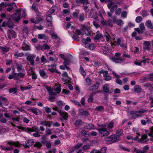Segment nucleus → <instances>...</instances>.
Returning <instances> with one entry per match:
<instances>
[{"label": "nucleus", "instance_id": "27", "mask_svg": "<svg viewBox=\"0 0 153 153\" xmlns=\"http://www.w3.org/2000/svg\"><path fill=\"white\" fill-rule=\"evenodd\" d=\"M85 128L91 130L94 128V126L92 123H86Z\"/></svg>", "mask_w": 153, "mask_h": 153}, {"label": "nucleus", "instance_id": "2", "mask_svg": "<svg viewBox=\"0 0 153 153\" xmlns=\"http://www.w3.org/2000/svg\"><path fill=\"white\" fill-rule=\"evenodd\" d=\"M98 126L100 128L97 129L99 131V135L100 136L106 137L110 134L109 131L108 130V129L106 128V124L103 123L101 124H98Z\"/></svg>", "mask_w": 153, "mask_h": 153}, {"label": "nucleus", "instance_id": "3", "mask_svg": "<svg viewBox=\"0 0 153 153\" xmlns=\"http://www.w3.org/2000/svg\"><path fill=\"white\" fill-rule=\"evenodd\" d=\"M7 143L10 145V146L5 147L2 146H1V148L2 150L7 151H10L13 149V146L18 147L20 146L19 143L18 141L15 142L13 141H8L7 142Z\"/></svg>", "mask_w": 153, "mask_h": 153}, {"label": "nucleus", "instance_id": "29", "mask_svg": "<svg viewBox=\"0 0 153 153\" xmlns=\"http://www.w3.org/2000/svg\"><path fill=\"white\" fill-rule=\"evenodd\" d=\"M102 36V33H100L99 31H97V34L95 36V40H98Z\"/></svg>", "mask_w": 153, "mask_h": 153}, {"label": "nucleus", "instance_id": "49", "mask_svg": "<svg viewBox=\"0 0 153 153\" xmlns=\"http://www.w3.org/2000/svg\"><path fill=\"white\" fill-rule=\"evenodd\" d=\"M142 21V19L141 17L140 16H138L136 17L135 21L137 23H140Z\"/></svg>", "mask_w": 153, "mask_h": 153}, {"label": "nucleus", "instance_id": "1", "mask_svg": "<svg viewBox=\"0 0 153 153\" xmlns=\"http://www.w3.org/2000/svg\"><path fill=\"white\" fill-rule=\"evenodd\" d=\"M119 4V3L117 2V1L114 2L113 1H110L107 4L108 7L109 8H110L111 7L110 10L111 12H114L115 10L116 9L115 13L117 15H120L122 11V10L121 9H117V4Z\"/></svg>", "mask_w": 153, "mask_h": 153}, {"label": "nucleus", "instance_id": "25", "mask_svg": "<svg viewBox=\"0 0 153 153\" xmlns=\"http://www.w3.org/2000/svg\"><path fill=\"white\" fill-rule=\"evenodd\" d=\"M99 87V83H96L95 85L91 86L89 87V90H97Z\"/></svg>", "mask_w": 153, "mask_h": 153}, {"label": "nucleus", "instance_id": "59", "mask_svg": "<svg viewBox=\"0 0 153 153\" xmlns=\"http://www.w3.org/2000/svg\"><path fill=\"white\" fill-rule=\"evenodd\" d=\"M30 111L32 112L34 114L36 115H38L39 114V113L37 110L35 109L31 108L30 109Z\"/></svg>", "mask_w": 153, "mask_h": 153}, {"label": "nucleus", "instance_id": "63", "mask_svg": "<svg viewBox=\"0 0 153 153\" xmlns=\"http://www.w3.org/2000/svg\"><path fill=\"white\" fill-rule=\"evenodd\" d=\"M83 145L82 143H78L75 146V149H78L79 148Z\"/></svg>", "mask_w": 153, "mask_h": 153}, {"label": "nucleus", "instance_id": "9", "mask_svg": "<svg viewBox=\"0 0 153 153\" xmlns=\"http://www.w3.org/2000/svg\"><path fill=\"white\" fill-rule=\"evenodd\" d=\"M142 90L141 87L139 85H136L134 88V90L135 92L138 93L142 92L144 96L145 95V92L143 91H142Z\"/></svg>", "mask_w": 153, "mask_h": 153}, {"label": "nucleus", "instance_id": "36", "mask_svg": "<svg viewBox=\"0 0 153 153\" xmlns=\"http://www.w3.org/2000/svg\"><path fill=\"white\" fill-rule=\"evenodd\" d=\"M114 122L111 121L107 125H106V126H107L108 129H109L113 128L114 127Z\"/></svg>", "mask_w": 153, "mask_h": 153}, {"label": "nucleus", "instance_id": "32", "mask_svg": "<svg viewBox=\"0 0 153 153\" xmlns=\"http://www.w3.org/2000/svg\"><path fill=\"white\" fill-rule=\"evenodd\" d=\"M0 49L2 51L3 53L8 52L9 51V49L8 48L5 47H3L0 46Z\"/></svg>", "mask_w": 153, "mask_h": 153}, {"label": "nucleus", "instance_id": "35", "mask_svg": "<svg viewBox=\"0 0 153 153\" xmlns=\"http://www.w3.org/2000/svg\"><path fill=\"white\" fill-rule=\"evenodd\" d=\"M114 137V134L112 135L109 137H106L105 139V140L106 141L110 142L112 141L113 142V137Z\"/></svg>", "mask_w": 153, "mask_h": 153}, {"label": "nucleus", "instance_id": "33", "mask_svg": "<svg viewBox=\"0 0 153 153\" xmlns=\"http://www.w3.org/2000/svg\"><path fill=\"white\" fill-rule=\"evenodd\" d=\"M113 139V143H115L118 141L120 139V137L119 136L114 134V137Z\"/></svg>", "mask_w": 153, "mask_h": 153}, {"label": "nucleus", "instance_id": "17", "mask_svg": "<svg viewBox=\"0 0 153 153\" xmlns=\"http://www.w3.org/2000/svg\"><path fill=\"white\" fill-rule=\"evenodd\" d=\"M147 111L146 110H145V109L142 108L140 109L138 111H136L137 113L135 114L138 117H141L143 115V113H144Z\"/></svg>", "mask_w": 153, "mask_h": 153}, {"label": "nucleus", "instance_id": "64", "mask_svg": "<svg viewBox=\"0 0 153 153\" xmlns=\"http://www.w3.org/2000/svg\"><path fill=\"white\" fill-rule=\"evenodd\" d=\"M105 37L107 41H108L111 38L110 35L107 33H106L105 34Z\"/></svg>", "mask_w": 153, "mask_h": 153}, {"label": "nucleus", "instance_id": "53", "mask_svg": "<svg viewBox=\"0 0 153 153\" xmlns=\"http://www.w3.org/2000/svg\"><path fill=\"white\" fill-rule=\"evenodd\" d=\"M51 35L52 38L53 39H59V38L58 37L57 35L54 33H51Z\"/></svg>", "mask_w": 153, "mask_h": 153}, {"label": "nucleus", "instance_id": "26", "mask_svg": "<svg viewBox=\"0 0 153 153\" xmlns=\"http://www.w3.org/2000/svg\"><path fill=\"white\" fill-rule=\"evenodd\" d=\"M39 74L41 77L44 78L47 77L46 73L43 70H40L39 71Z\"/></svg>", "mask_w": 153, "mask_h": 153}, {"label": "nucleus", "instance_id": "51", "mask_svg": "<svg viewBox=\"0 0 153 153\" xmlns=\"http://www.w3.org/2000/svg\"><path fill=\"white\" fill-rule=\"evenodd\" d=\"M149 149V147L148 145H146L144 146L143 148V150L142 152V153H144L146 152V151Z\"/></svg>", "mask_w": 153, "mask_h": 153}, {"label": "nucleus", "instance_id": "21", "mask_svg": "<svg viewBox=\"0 0 153 153\" xmlns=\"http://www.w3.org/2000/svg\"><path fill=\"white\" fill-rule=\"evenodd\" d=\"M22 48L23 51H27L30 50L29 46L25 43H23L22 44Z\"/></svg>", "mask_w": 153, "mask_h": 153}, {"label": "nucleus", "instance_id": "55", "mask_svg": "<svg viewBox=\"0 0 153 153\" xmlns=\"http://www.w3.org/2000/svg\"><path fill=\"white\" fill-rule=\"evenodd\" d=\"M90 153H102L100 150H97L96 149H93Z\"/></svg>", "mask_w": 153, "mask_h": 153}, {"label": "nucleus", "instance_id": "47", "mask_svg": "<svg viewBox=\"0 0 153 153\" xmlns=\"http://www.w3.org/2000/svg\"><path fill=\"white\" fill-rule=\"evenodd\" d=\"M79 21H83L84 19V14L83 13H80L79 17Z\"/></svg>", "mask_w": 153, "mask_h": 153}, {"label": "nucleus", "instance_id": "23", "mask_svg": "<svg viewBox=\"0 0 153 153\" xmlns=\"http://www.w3.org/2000/svg\"><path fill=\"white\" fill-rule=\"evenodd\" d=\"M56 7H52L47 12V15L50 16L56 10Z\"/></svg>", "mask_w": 153, "mask_h": 153}, {"label": "nucleus", "instance_id": "43", "mask_svg": "<svg viewBox=\"0 0 153 153\" xmlns=\"http://www.w3.org/2000/svg\"><path fill=\"white\" fill-rule=\"evenodd\" d=\"M39 1H36V2L34 3L33 4L31 7V9L33 10H36V6L37 5V4L39 2Z\"/></svg>", "mask_w": 153, "mask_h": 153}, {"label": "nucleus", "instance_id": "61", "mask_svg": "<svg viewBox=\"0 0 153 153\" xmlns=\"http://www.w3.org/2000/svg\"><path fill=\"white\" fill-rule=\"evenodd\" d=\"M93 25L97 28L99 27L100 25L99 24L98 22H97L94 21L93 22Z\"/></svg>", "mask_w": 153, "mask_h": 153}, {"label": "nucleus", "instance_id": "10", "mask_svg": "<svg viewBox=\"0 0 153 153\" xmlns=\"http://www.w3.org/2000/svg\"><path fill=\"white\" fill-rule=\"evenodd\" d=\"M149 140V139L147 138L146 135L144 134L141 136V138L138 140V142L141 143H145Z\"/></svg>", "mask_w": 153, "mask_h": 153}, {"label": "nucleus", "instance_id": "22", "mask_svg": "<svg viewBox=\"0 0 153 153\" xmlns=\"http://www.w3.org/2000/svg\"><path fill=\"white\" fill-rule=\"evenodd\" d=\"M84 123L83 122L82 120L80 119H78L76 120L74 124L76 127H78L80 126L81 124L82 123Z\"/></svg>", "mask_w": 153, "mask_h": 153}, {"label": "nucleus", "instance_id": "48", "mask_svg": "<svg viewBox=\"0 0 153 153\" xmlns=\"http://www.w3.org/2000/svg\"><path fill=\"white\" fill-rule=\"evenodd\" d=\"M16 68L18 71L22 70V65L21 64H18L16 65Z\"/></svg>", "mask_w": 153, "mask_h": 153}, {"label": "nucleus", "instance_id": "12", "mask_svg": "<svg viewBox=\"0 0 153 153\" xmlns=\"http://www.w3.org/2000/svg\"><path fill=\"white\" fill-rule=\"evenodd\" d=\"M102 89L103 91L107 94H110L112 92L109 90L108 84H105L102 86Z\"/></svg>", "mask_w": 153, "mask_h": 153}, {"label": "nucleus", "instance_id": "34", "mask_svg": "<svg viewBox=\"0 0 153 153\" xmlns=\"http://www.w3.org/2000/svg\"><path fill=\"white\" fill-rule=\"evenodd\" d=\"M79 71L80 73L81 74H82V76H85L86 75V73L84 71L83 67L80 66L79 69Z\"/></svg>", "mask_w": 153, "mask_h": 153}, {"label": "nucleus", "instance_id": "24", "mask_svg": "<svg viewBox=\"0 0 153 153\" xmlns=\"http://www.w3.org/2000/svg\"><path fill=\"white\" fill-rule=\"evenodd\" d=\"M38 37L40 39H43L45 40H46L48 38V36L44 34H39L38 35Z\"/></svg>", "mask_w": 153, "mask_h": 153}, {"label": "nucleus", "instance_id": "40", "mask_svg": "<svg viewBox=\"0 0 153 153\" xmlns=\"http://www.w3.org/2000/svg\"><path fill=\"white\" fill-rule=\"evenodd\" d=\"M71 62V61L69 59H64V65H68L70 64Z\"/></svg>", "mask_w": 153, "mask_h": 153}, {"label": "nucleus", "instance_id": "7", "mask_svg": "<svg viewBox=\"0 0 153 153\" xmlns=\"http://www.w3.org/2000/svg\"><path fill=\"white\" fill-rule=\"evenodd\" d=\"M36 57V55L33 54H30L27 56L26 59L28 61L30 62V64L33 65H34V59Z\"/></svg>", "mask_w": 153, "mask_h": 153}, {"label": "nucleus", "instance_id": "13", "mask_svg": "<svg viewBox=\"0 0 153 153\" xmlns=\"http://www.w3.org/2000/svg\"><path fill=\"white\" fill-rule=\"evenodd\" d=\"M33 144V141L32 139L27 140L25 141V144H23V146L27 148H29Z\"/></svg>", "mask_w": 153, "mask_h": 153}, {"label": "nucleus", "instance_id": "28", "mask_svg": "<svg viewBox=\"0 0 153 153\" xmlns=\"http://www.w3.org/2000/svg\"><path fill=\"white\" fill-rule=\"evenodd\" d=\"M14 55L16 57H22L24 55V54L22 52L19 53L18 52H16L13 53Z\"/></svg>", "mask_w": 153, "mask_h": 153}, {"label": "nucleus", "instance_id": "57", "mask_svg": "<svg viewBox=\"0 0 153 153\" xmlns=\"http://www.w3.org/2000/svg\"><path fill=\"white\" fill-rule=\"evenodd\" d=\"M116 23L117 25H121L122 24H123V21L120 19H119L117 20Z\"/></svg>", "mask_w": 153, "mask_h": 153}, {"label": "nucleus", "instance_id": "45", "mask_svg": "<svg viewBox=\"0 0 153 153\" xmlns=\"http://www.w3.org/2000/svg\"><path fill=\"white\" fill-rule=\"evenodd\" d=\"M13 77L14 79L15 80H19V79L18 73H15L14 71H13Z\"/></svg>", "mask_w": 153, "mask_h": 153}, {"label": "nucleus", "instance_id": "46", "mask_svg": "<svg viewBox=\"0 0 153 153\" xmlns=\"http://www.w3.org/2000/svg\"><path fill=\"white\" fill-rule=\"evenodd\" d=\"M120 46L123 48L125 50L127 49V44L126 43H124L122 42L121 44H120Z\"/></svg>", "mask_w": 153, "mask_h": 153}, {"label": "nucleus", "instance_id": "38", "mask_svg": "<svg viewBox=\"0 0 153 153\" xmlns=\"http://www.w3.org/2000/svg\"><path fill=\"white\" fill-rule=\"evenodd\" d=\"M132 130L135 133L138 135L140 136V133L138 132L139 131V129L138 128L136 127H134L133 128Z\"/></svg>", "mask_w": 153, "mask_h": 153}, {"label": "nucleus", "instance_id": "15", "mask_svg": "<svg viewBox=\"0 0 153 153\" xmlns=\"http://www.w3.org/2000/svg\"><path fill=\"white\" fill-rule=\"evenodd\" d=\"M78 114L79 116H85L89 115V112L82 109H79L78 111Z\"/></svg>", "mask_w": 153, "mask_h": 153}, {"label": "nucleus", "instance_id": "37", "mask_svg": "<svg viewBox=\"0 0 153 153\" xmlns=\"http://www.w3.org/2000/svg\"><path fill=\"white\" fill-rule=\"evenodd\" d=\"M31 88L32 86L31 85H29L28 86H25V87H20V89L22 91H23L24 90H25L30 89Z\"/></svg>", "mask_w": 153, "mask_h": 153}, {"label": "nucleus", "instance_id": "42", "mask_svg": "<svg viewBox=\"0 0 153 153\" xmlns=\"http://www.w3.org/2000/svg\"><path fill=\"white\" fill-rule=\"evenodd\" d=\"M37 23H41L43 22V19L40 17L36 18Z\"/></svg>", "mask_w": 153, "mask_h": 153}, {"label": "nucleus", "instance_id": "50", "mask_svg": "<svg viewBox=\"0 0 153 153\" xmlns=\"http://www.w3.org/2000/svg\"><path fill=\"white\" fill-rule=\"evenodd\" d=\"M88 1H76V3H79L80 2L83 4H86L88 3Z\"/></svg>", "mask_w": 153, "mask_h": 153}, {"label": "nucleus", "instance_id": "8", "mask_svg": "<svg viewBox=\"0 0 153 153\" xmlns=\"http://www.w3.org/2000/svg\"><path fill=\"white\" fill-rule=\"evenodd\" d=\"M112 60L113 62L116 63H120L123 62L124 59L122 58V57H116L115 56L112 57L110 58Z\"/></svg>", "mask_w": 153, "mask_h": 153}, {"label": "nucleus", "instance_id": "5", "mask_svg": "<svg viewBox=\"0 0 153 153\" xmlns=\"http://www.w3.org/2000/svg\"><path fill=\"white\" fill-rule=\"evenodd\" d=\"M21 9H18L16 11L17 13H15L13 14V19L14 21L18 22L21 19Z\"/></svg>", "mask_w": 153, "mask_h": 153}, {"label": "nucleus", "instance_id": "41", "mask_svg": "<svg viewBox=\"0 0 153 153\" xmlns=\"http://www.w3.org/2000/svg\"><path fill=\"white\" fill-rule=\"evenodd\" d=\"M123 130L121 129L118 130L116 132V135L119 136L120 137L121 134L123 133Z\"/></svg>", "mask_w": 153, "mask_h": 153}, {"label": "nucleus", "instance_id": "14", "mask_svg": "<svg viewBox=\"0 0 153 153\" xmlns=\"http://www.w3.org/2000/svg\"><path fill=\"white\" fill-rule=\"evenodd\" d=\"M5 6H7V5H4ZM8 7L6 8L8 12H10L13 9L16 8V4L14 3H12L8 5Z\"/></svg>", "mask_w": 153, "mask_h": 153}, {"label": "nucleus", "instance_id": "11", "mask_svg": "<svg viewBox=\"0 0 153 153\" xmlns=\"http://www.w3.org/2000/svg\"><path fill=\"white\" fill-rule=\"evenodd\" d=\"M25 131L29 133L31 132H38L39 131V128L36 126H34L32 128H26Z\"/></svg>", "mask_w": 153, "mask_h": 153}, {"label": "nucleus", "instance_id": "16", "mask_svg": "<svg viewBox=\"0 0 153 153\" xmlns=\"http://www.w3.org/2000/svg\"><path fill=\"white\" fill-rule=\"evenodd\" d=\"M46 88L48 91V92L49 94L50 95L56 96L57 93L55 91L54 89H51L50 87L47 86L46 87Z\"/></svg>", "mask_w": 153, "mask_h": 153}, {"label": "nucleus", "instance_id": "20", "mask_svg": "<svg viewBox=\"0 0 153 153\" xmlns=\"http://www.w3.org/2000/svg\"><path fill=\"white\" fill-rule=\"evenodd\" d=\"M145 25L146 26L150 29H153V22L152 23L150 20H147L145 23Z\"/></svg>", "mask_w": 153, "mask_h": 153}, {"label": "nucleus", "instance_id": "31", "mask_svg": "<svg viewBox=\"0 0 153 153\" xmlns=\"http://www.w3.org/2000/svg\"><path fill=\"white\" fill-rule=\"evenodd\" d=\"M95 110L96 111H103L104 110V107L102 105L99 106L95 108Z\"/></svg>", "mask_w": 153, "mask_h": 153}, {"label": "nucleus", "instance_id": "39", "mask_svg": "<svg viewBox=\"0 0 153 153\" xmlns=\"http://www.w3.org/2000/svg\"><path fill=\"white\" fill-rule=\"evenodd\" d=\"M53 89L57 93V94L59 93L61 90V88L60 86H57L56 87L55 86Z\"/></svg>", "mask_w": 153, "mask_h": 153}, {"label": "nucleus", "instance_id": "56", "mask_svg": "<svg viewBox=\"0 0 153 153\" xmlns=\"http://www.w3.org/2000/svg\"><path fill=\"white\" fill-rule=\"evenodd\" d=\"M71 101H72V102L74 103L75 105H78L79 106H81V105L79 103V102L75 100H71Z\"/></svg>", "mask_w": 153, "mask_h": 153}, {"label": "nucleus", "instance_id": "18", "mask_svg": "<svg viewBox=\"0 0 153 153\" xmlns=\"http://www.w3.org/2000/svg\"><path fill=\"white\" fill-rule=\"evenodd\" d=\"M58 112L60 114V115L64 119L67 120L68 117V114L65 111H58Z\"/></svg>", "mask_w": 153, "mask_h": 153}, {"label": "nucleus", "instance_id": "19", "mask_svg": "<svg viewBox=\"0 0 153 153\" xmlns=\"http://www.w3.org/2000/svg\"><path fill=\"white\" fill-rule=\"evenodd\" d=\"M56 65H48V67H49L48 70L52 73L56 71V72L57 73H60V72H58L57 70L55 69V68H56Z\"/></svg>", "mask_w": 153, "mask_h": 153}, {"label": "nucleus", "instance_id": "52", "mask_svg": "<svg viewBox=\"0 0 153 153\" xmlns=\"http://www.w3.org/2000/svg\"><path fill=\"white\" fill-rule=\"evenodd\" d=\"M81 132L82 134L84 136H85L87 135H88V131L85 130H83L82 131H81Z\"/></svg>", "mask_w": 153, "mask_h": 153}, {"label": "nucleus", "instance_id": "54", "mask_svg": "<svg viewBox=\"0 0 153 153\" xmlns=\"http://www.w3.org/2000/svg\"><path fill=\"white\" fill-rule=\"evenodd\" d=\"M43 49L45 50L47 49H50V47L47 43L44 44L43 45Z\"/></svg>", "mask_w": 153, "mask_h": 153}, {"label": "nucleus", "instance_id": "30", "mask_svg": "<svg viewBox=\"0 0 153 153\" xmlns=\"http://www.w3.org/2000/svg\"><path fill=\"white\" fill-rule=\"evenodd\" d=\"M86 81L85 85L89 86L91 84L92 81L89 78H86L85 79Z\"/></svg>", "mask_w": 153, "mask_h": 153}, {"label": "nucleus", "instance_id": "6", "mask_svg": "<svg viewBox=\"0 0 153 153\" xmlns=\"http://www.w3.org/2000/svg\"><path fill=\"white\" fill-rule=\"evenodd\" d=\"M16 36V35L15 32L13 30H9L7 32V37L9 39H12L15 38Z\"/></svg>", "mask_w": 153, "mask_h": 153}, {"label": "nucleus", "instance_id": "4", "mask_svg": "<svg viewBox=\"0 0 153 153\" xmlns=\"http://www.w3.org/2000/svg\"><path fill=\"white\" fill-rule=\"evenodd\" d=\"M76 33L78 35H85L86 36L90 35L91 34L89 27L85 25H82V28L80 30H76Z\"/></svg>", "mask_w": 153, "mask_h": 153}, {"label": "nucleus", "instance_id": "58", "mask_svg": "<svg viewBox=\"0 0 153 153\" xmlns=\"http://www.w3.org/2000/svg\"><path fill=\"white\" fill-rule=\"evenodd\" d=\"M93 95L92 94H91L89 97L88 99V101L89 102H92L93 101Z\"/></svg>", "mask_w": 153, "mask_h": 153}, {"label": "nucleus", "instance_id": "62", "mask_svg": "<svg viewBox=\"0 0 153 153\" xmlns=\"http://www.w3.org/2000/svg\"><path fill=\"white\" fill-rule=\"evenodd\" d=\"M139 27L140 29L142 30H144L145 29L143 23H140V25Z\"/></svg>", "mask_w": 153, "mask_h": 153}, {"label": "nucleus", "instance_id": "60", "mask_svg": "<svg viewBox=\"0 0 153 153\" xmlns=\"http://www.w3.org/2000/svg\"><path fill=\"white\" fill-rule=\"evenodd\" d=\"M121 15L122 16L125 18L127 17V13L126 11H123L122 12Z\"/></svg>", "mask_w": 153, "mask_h": 153}, {"label": "nucleus", "instance_id": "44", "mask_svg": "<svg viewBox=\"0 0 153 153\" xmlns=\"http://www.w3.org/2000/svg\"><path fill=\"white\" fill-rule=\"evenodd\" d=\"M48 16L46 18V19L48 22L50 24H51V22H52V17L51 16Z\"/></svg>", "mask_w": 153, "mask_h": 153}]
</instances>
